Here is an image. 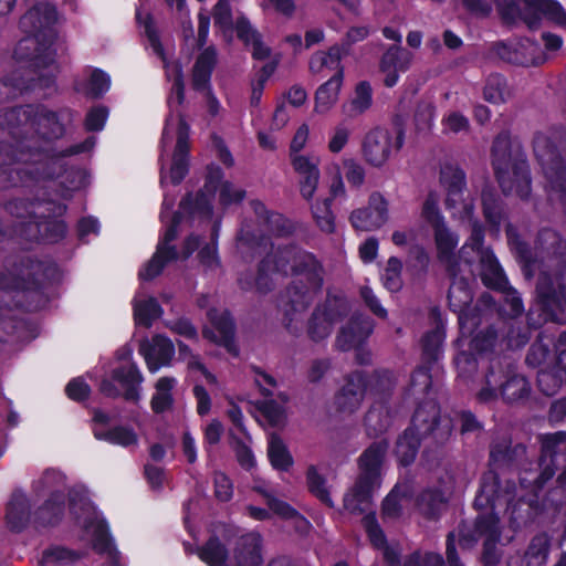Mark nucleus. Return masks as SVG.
I'll use <instances>...</instances> for the list:
<instances>
[{
	"label": "nucleus",
	"mask_w": 566,
	"mask_h": 566,
	"mask_svg": "<svg viewBox=\"0 0 566 566\" xmlns=\"http://www.w3.org/2000/svg\"><path fill=\"white\" fill-rule=\"evenodd\" d=\"M18 158L24 165L14 163H0V190L25 187L35 188L41 182L62 178L65 186L62 197H71L72 191L78 190L86 184V171L82 168L69 166L67 158L90 153L95 146L94 137L90 136L83 142L70 145L63 149L50 147L49 149H30L28 145L19 144Z\"/></svg>",
	"instance_id": "f257e3e1"
},
{
	"label": "nucleus",
	"mask_w": 566,
	"mask_h": 566,
	"mask_svg": "<svg viewBox=\"0 0 566 566\" xmlns=\"http://www.w3.org/2000/svg\"><path fill=\"white\" fill-rule=\"evenodd\" d=\"M75 112L70 107L56 111L44 104H27L0 109V163L24 165L18 158V145H28L30 149H49L35 146L34 138H28L29 130L46 143L62 139L66 134V124L72 123Z\"/></svg>",
	"instance_id": "f03ea898"
},
{
	"label": "nucleus",
	"mask_w": 566,
	"mask_h": 566,
	"mask_svg": "<svg viewBox=\"0 0 566 566\" xmlns=\"http://www.w3.org/2000/svg\"><path fill=\"white\" fill-rule=\"evenodd\" d=\"M535 263H554L553 271H541L536 282V306L526 314L528 329L558 322L566 311V240L552 228H542L534 245Z\"/></svg>",
	"instance_id": "7ed1b4c3"
},
{
	"label": "nucleus",
	"mask_w": 566,
	"mask_h": 566,
	"mask_svg": "<svg viewBox=\"0 0 566 566\" xmlns=\"http://www.w3.org/2000/svg\"><path fill=\"white\" fill-rule=\"evenodd\" d=\"M516 491V482L513 479H502L492 469L482 474L473 506L476 511L490 512L479 513L472 528H468L463 523L459 525V543L462 548L473 546L481 537H501L500 517L495 510L509 509L514 503Z\"/></svg>",
	"instance_id": "20e7f679"
},
{
	"label": "nucleus",
	"mask_w": 566,
	"mask_h": 566,
	"mask_svg": "<svg viewBox=\"0 0 566 566\" xmlns=\"http://www.w3.org/2000/svg\"><path fill=\"white\" fill-rule=\"evenodd\" d=\"M19 274L9 284L8 276L0 272V287L12 289L20 298L17 306L25 312H36L48 302L44 290L61 279L59 265L53 261H42L32 256H22L19 261Z\"/></svg>",
	"instance_id": "39448f33"
},
{
	"label": "nucleus",
	"mask_w": 566,
	"mask_h": 566,
	"mask_svg": "<svg viewBox=\"0 0 566 566\" xmlns=\"http://www.w3.org/2000/svg\"><path fill=\"white\" fill-rule=\"evenodd\" d=\"M491 164L504 195L515 192L521 200H528L532 192L530 165L521 146H514L509 130L500 132L493 139Z\"/></svg>",
	"instance_id": "423d86ee"
},
{
	"label": "nucleus",
	"mask_w": 566,
	"mask_h": 566,
	"mask_svg": "<svg viewBox=\"0 0 566 566\" xmlns=\"http://www.w3.org/2000/svg\"><path fill=\"white\" fill-rule=\"evenodd\" d=\"M388 447L385 439L374 441L358 457V474L343 497V506L352 515H361L373 505L374 494L381 486Z\"/></svg>",
	"instance_id": "0eeeda50"
},
{
	"label": "nucleus",
	"mask_w": 566,
	"mask_h": 566,
	"mask_svg": "<svg viewBox=\"0 0 566 566\" xmlns=\"http://www.w3.org/2000/svg\"><path fill=\"white\" fill-rule=\"evenodd\" d=\"M407 429H411L421 440L430 439L433 447L426 446L421 453L422 465L433 470L441 464L443 447L452 434V421L441 416V407L434 399H427L417 403Z\"/></svg>",
	"instance_id": "6e6552de"
},
{
	"label": "nucleus",
	"mask_w": 566,
	"mask_h": 566,
	"mask_svg": "<svg viewBox=\"0 0 566 566\" xmlns=\"http://www.w3.org/2000/svg\"><path fill=\"white\" fill-rule=\"evenodd\" d=\"M534 154L542 167L546 191L566 211V163L552 136L536 132L533 137Z\"/></svg>",
	"instance_id": "1a4fd4ad"
},
{
	"label": "nucleus",
	"mask_w": 566,
	"mask_h": 566,
	"mask_svg": "<svg viewBox=\"0 0 566 566\" xmlns=\"http://www.w3.org/2000/svg\"><path fill=\"white\" fill-rule=\"evenodd\" d=\"M505 24L523 22L530 30L539 28L543 19L559 24L566 23V13L556 0H504L497 6Z\"/></svg>",
	"instance_id": "9d476101"
},
{
	"label": "nucleus",
	"mask_w": 566,
	"mask_h": 566,
	"mask_svg": "<svg viewBox=\"0 0 566 566\" xmlns=\"http://www.w3.org/2000/svg\"><path fill=\"white\" fill-rule=\"evenodd\" d=\"M34 217L22 224V233L28 240L39 243H57L62 241L67 233V224L64 220L57 219L65 214L67 206L56 201L52 196L43 199V206Z\"/></svg>",
	"instance_id": "9b49d317"
},
{
	"label": "nucleus",
	"mask_w": 566,
	"mask_h": 566,
	"mask_svg": "<svg viewBox=\"0 0 566 566\" xmlns=\"http://www.w3.org/2000/svg\"><path fill=\"white\" fill-rule=\"evenodd\" d=\"M455 272L449 273L451 283L447 295L448 307L457 314L461 334H472L481 323V310L478 304L472 305L474 296L469 280L458 276Z\"/></svg>",
	"instance_id": "f8f14e48"
},
{
	"label": "nucleus",
	"mask_w": 566,
	"mask_h": 566,
	"mask_svg": "<svg viewBox=\"0 0 566 566\" xmlns=\"http://www.w3.org/2000/svg\"><path fill=\"white\" fill-rule=\"evenodd\" d=\"M310 129L307 124H302L295 132L290 144V160L294 171L300 175V192L310 201L317 189L319 181L318 163L298 153L305 147Z\"/></svg>",
	"instance_id": "ddd939ff"
},
{
	"label": "nucleus",
	"mask_w": 566,
	"mask_h": 566,
	"mask_svg": "<svg viewBox=\"0 0 566 566\" xmlns=\"http://www.w3.org/2000/svg\"><path fill=\"white\" fill-rule=\"evenodd\" d=\"M224 172L217 164H209L205 177V184L195 195L191 191L185 193L180 200V209L190 218L198 217L203 220H210L213 214L212 200L220 190L223 182Z\"/></svg>",
	"instance_id": "4468645a"
},
{
	"label": "nucleus",
	"mask_w": 566,
	"mask_h": 566,
	"mask_svg": "<svg viewBox=\"0 0 566 566\" xmlns=\"http://www.w3.org/2000/svg\"><path fill=\"white\" fill-rule=\"evenodd\" d=\"M56 7L50 2L34 3L19 20V29L29 35L39 36L46 43H55L57 31Z\"/></svg>",
	"instance_id": "2eb2a0df"
},
{
	"label": "nucleus",
	"mask_w": 566,
	"mask_h": 566,
	"mask_svg": "<svg viewBox=\"0 0 566 566\" xmlns=\"http://www.w3.org/2000/svg\"><path fill=\"white\" fill-rule=\"evenodd\" d=\"M490 51L501 61L512 65L530 66L544 62V59L537 55L541 51L538 43L530 38L495 41L491 44Z\"/></svg>",
	"instance_id": "dca6fc26"
},
{
	"label": "nucleus",
	"mask_w": 566,
	"mask_h": 566,
	"mask_svg": "<svg viewBox=\"0 0 566 566\" xmlns=\"http://www.w3.org/2000/svg\"><path fill=\"white\" fill-rule=\"evenodd\" d=\"M218 64V52L214 45H209L200 52L191 70V87L195 92L203 93L208 98V109L212 116L219 112V101L211 85L213 71Z\"/></svg>",
	"instance_id": "f3484780"
},
{
	"label": "nucleus",
	"mask_w": 566,
	"mask_h": 566,
	"mask_svg": "<svg viewBox=\"0 0 566 566\" xmlns=\"http://www.w3.org/2000/svg\"><path fill=\"white\" fill-rule=\"evenodd\" d=\"M54 43H46L39 36L25 34L19 40L13 50V57L24 63L18 70L48 69L55 62L56 51Z\"/></svg>",
	"instance_id": "a211bd4d"
},
{
	"label": "nucleus",
	"mask_w": 566,
	"mask_h": 566,
	"mask_svg": "<svg viewBox=\"0 0 566 566\" xmlns=\"http://www.w3.org/2000/svg\"><path fill=\"white\" fill-rule=\"evenodd\" d=\"M388 220V201L378 192H373L368 205L352 211L349 222L355 230L373 231L381 228Z\"/></svg>",
	"instance_id": "6ab92c4d"
},
{
	"label": "nucleus",
	"mask_w": 566,
	"mask_h": 566,
	"mask_svg": "<svg viewBox=\"0 0 566 566\" xmlns=\"http://www.w3.org/2000/svg\"><path fill=\"white\" fill-rule=\"evenodd\" d=\"M207 315L220 336H217L211 329L205 328L202 331L203 337L222 346L232 357H239L240 349L235 343V322L231 313L228 310L219 312L216 308H211Z\"/></svg>",
	"instance_id": "aec40b11"
},
{
	"label": "nucleus",
	"mask_w": 566,
	"mask_h": 566,
	"mask_svg": "<svg viewBox=\"0 0 566 566\" xmlns=\"http://www.w3.org/2000/svg\"><path fill=\"white\" fill-rule=\"evenodd\" d=\"M366 371L354 370L345 377L344 386L335 394L334 403L340 412H355L366 395Z\"/></svg>",
	"instance_id": "412c9836"
},
{
	"label": "nucleus",
	"mask_w": 566,
	"mask_h": 566,
	"mask_svg": "<svg viewBox=\"0 0 566 566\" xmlns=\"http://www.w3.org/2000/svg\"><path fill=\"white\" fill-rule=\"evenodd\" d=\"M374 327V321L369 316L354 313L337 334V348L342 352H348L363 345L371 335Z\"/></svg>",
	"instance_id": "4be33fe9"
},
{
	"label": "nucleus",
	"mask_w": 566,
	"mask_h": 566,
	"mask_svg": "<svg viewBox=\"0 0 566 566\" xmlns=\"http://www.w3.org/2000/svg\"><path fill=\"white\" fill-rule=\"evenodd\" d=\"M391 133L380 126L371 128L364 137L361 151L365 160L377 168L382 167L391 155Z\"/></svg>",
	"instance_id": "5701e85b"
},
{
	"label": "nucleus",
	"mask_w": 566,
	"mask_h": 566,
	"mask_svg": "<svg viewBox=\"0 0 566 566\" xmlns=\"http://www.w3.org/2000/svg\"><path fill=\"white\" fill-rule=\"evenodd\" d=\"M497 365V376H502L500 380V394L504 401L512 403L520 399L526 398L530 394V384L526 378L516 373L513 363L505 360V366L500 361Z\"/></svg>",
	"instance_id": "b1692460"
},
{
	"label": "nucleus",
	"mask_w": 566,
	"mask_h": 566,
	"mask_svg": "<svg viewBox=\"0 0 566 566\" xmlns=\"http://www.w3.org/2000/svg\"><path fill=\"white\" fill-rule=\"evenodd\" d=\"M440 184L447 192V209L457 208L463 200V192L467 189V175L458 165L446 163L440 168Z\"/></svg>",
	"instance_id": "393cba45"
},
{
	"label": "nucleus",
	"mask_w": 566,
	"mask_h": 566,
	"mask_svg": "<svg viewBox=\"0 0 566 566\" xmlns=\"http://www.w3.org/2000/svg\"><path fill=\"white\" fill-rule=\"evenodd\" d=\"M292 275L303 279L316 289H323L324 266L321 260L310 251L302 249L296 255L294 265H291Z\"/></svg>",
	"instance_id": "a878e982"
},
{
	"label": "nucleus",
	"mask_w": 566,
	"mask_h": 566,
	"mask_svg": "<svg viewBox=\"0 0 566 566\" xmlns=\"http://www.w3.org/2000/svg\"><path fill=\"white\" fill-rule=\"evenodd\" d=\"M482 214L488 223L490 231L500 233L502 222L506 219L505 202L497 191L489 186L481 191Z\"/></svg>",
	"instance_id": "bb28decb"
},
{
	"label": "nucleus",
	"mask_w": 566,
	"mask_h": 566,
	"mask_svg": "<svg viewBox=\"0 0 566 566\" xmlns=\"http://www.w3.org/2000/svg\"><path fill=\"white\" fill-rule=\"evenodd\" d=\"M449 502V495L440 486L424 488L416 497L418 512L428 521L440 518Z\"/></svg>",
	"instance_id": "cd10ccee"
},
{
	"label": "nucleus",
	"mask_w": 566,
	"mask_h": 566,
	"mask_svg": "<svg viewBox=\"0 0 566 566\" xmlns=\"http://www.w3.org/2000/svg\"><path fill=\"white\" fill-rule=\"evenodd\" d=\"M65 510V495L61 491L52 492L49 497L32 514L35 528L57 525Z\"/></svg>",
	"instance_id": "c85d7f7f"
},
{
	"label": "nucleus",
	"mask_w": 566,
	"mask_h": 566,
	"mask_svg": "<svg viewBox=\"0 0 566 566\" xmlns=\"http://www.w3.org/2000/svg\"><path fill=\"white\" fill-rule=\"evenodd\" d=\"M114 381L118 382L124 391L122 397L129 402L138 403L140 400V385L144 377L136 364L118 366L111 373Z\"/></svg>",
	"instance_id": "c756f323"
},
{
	"label": "nucleus",
	"mask_w": 566,
	"mask_h": 566,
	"mask_svg": "<svg viewBox=\"0 0 566 566\" xmlns=\"http://www.w3.org/2000/svg\"><path fill=\"white\" fill-rule=\"evenodd\" d=\"M44 69L17 70L20 78V91L22 94L31 92H43L46 97L51 92L56 91V76L51 72H43Z\"/></svg>",
	"instance_id": "7c9ffc66"
},
{
	"label": "nucleus",
	"mask_w": 566,
	"mask_h": 566,
	"mask_svg": "<svg viewBox=\"0 0 566 566\" xmlns=\"http://www.w3.org/2000/svg\"><path fill=\"white\" fill-rule=\"evenodd\" d=\"M433 234L438 259L447 264L449 273H453L459 266L454 254L459 241L458 235L451 232L446 223L433 228Z\"/></svg>",
	"instance_id": "2f4dec72"
},
{
	"label": "nucleus",
	"mask_w": 566,
	"mask_h": 566,
	"mask_svg": "<svg viewBox=\"0 0 566 566\" xmlns=\"http://www.w3.org/2000/svg\"><path fill=\"white\" fill-rule=\"evenodd\" d=\"M32 520L30 503L22 493H13L6 509V522L13 533L22 532Z\"/></svg>",
	"instance_id": "473e14b6"
},
{
	"label": "nucleus",
	"mask_w": 566,
	"mask_h": 566,
	"mask_svg": "<svg viewBox=\"0 0 566 566\" xmlns=\"http://www.w3.org/2000/svg\"><path fill=\"white\" fill-rule=\"evenodd\" d=\"M92 545L95 553L106 555L112 566H119L120 553L115 546L105 518L97 520L92 535Z\"/></svg>",
	"instance_id": "72a5a7b5"
},
{
	"label": "nucleus",
	"mask_w": 566,
	"mask_h": 566,
	"mask_svg": "<svg viewBox=\"0 0 566 566\" xmlns=\"http://www.w3.org/2000/svg\"><path fill=\"white\" fill-rule=\"evenodd\" d=\"M322 289H316L303 279H294L286 286L287 304L292 312H303L314 302Z\"/></svg>",
	"instance_id": "f704fd0d"
},
{
	"label": "nucleus",
	"mask_w": 566,
	"mask_h": 566,
	"mask_svg": "<svg viewBox=\"0 0 566 566\" xmlns=\"http://www.w3.org/2000/svg\"><path fill=\"white\" fill-rule=\"evenodd\" d=\"M179 259L177 248L171 244L158 243L156 252L138 272V277L143 281H151L161 274L165 266Z\"/></svg>",
	"instance_id": "c9c22d12"
},
{
	"label": "nucleus",
	"mask_w": 566,
	"mask_h": 566,
	"mask_svg": "<svg viewBox=\"0 0 566 566\" xmlns=\"http://www.w3.org/2000/svg\"><path fill=\"white\" fill-rule=\"evenodd\" d=\"M234 558L238 566H261L263 563L261 536L243 535L237 544Z\"/></svg>",
	"instance_id": "e433bc0d"
},
{
	"label": "nucleus",
	"mask_w": 566,
	"mask_h": 566,
	"mask_svg": "<svg viewBox=\"0 0 566 566\" xmlns=\"http://www.w3.org/2000/svg\"><path fill=\"white\" fill-rule=\"evenodd\" d=\"M480 277L488 289L504 292L509 280L493 252H488L481 258Z\"/></svg>",
	"instance_id": "4c0bfd02"
},
{
	"label": "nucleus",
	"mask_w": 566,
	"mask_h": 566,
	"mask_svg": "<svg viewBox=\"0 0 566 566\" xmlns=\"http://www.w3.org/2000/svg\"><path fill=\"white\" fill-rule=\"evenodd\" d=\"M36 187L41 191V195L35 193L32 199L13 198L4 205V210L17 218L30 217V219H33L38 217V210L42 208L43 199H48L51 192L48 191L44 186L39 185Z\"/></svg>",
	"instance_id": "58836bf2"
},
{
	"label": "nucleus",
	"mask_w": 566,
	"mask_h": 566,
	"mask_svg": "<svg viewBox=\"0 0 566 566\" xmlns=\"http://www.w3.org/2000/svg\"><path fill=\"white\" fill-rule=\"evenodd\" d=\"M155 340V346H149L144 350L145 361L150 373H156L160 367L168 366L175 355V347L169 338L157 336Z\"/></svg>",
	"instance_id": "ea45409f"
},
{
	"label": "nucleus",
	"mask_w": 566,
	"mask_h": 566,
	"mask_svg": "<svg viewBox=\"0 0 566 566\" xmlns=\"http://www.w3.org/2000/svg\"><path fill=\"white\" fill-rule=\"evenodd\" d=\"M432 368L433 367L420 364L411 373L409 385L405 391L406 398H412L417 403L426 400L424 397L432 387Z\"/></svg>",
	"instance_id": "a19ab883"
},
{
	"label": "nucleus",
	"mask_w": 566,
	"mask_h": 566,
	"mask_svg": "<svg viewBox=\"0 0 566 566\" xmlns=\"http://www.w3.org/2000/svg\"><path fill=\"white\" fill-rule=\"evenodd\" d=\"M421 438L411 432V429H405L401 434L398 436L395 454L399 465L403 468L410 467L418 453L421 446Z\"/></svg>",
	"instance_id": "79ce46f5"
},
{
	"label": "nucleus",
	"mask_w": 566,
	"mask_h": 566,
	"mask_svg": "<svg viewBox=\"0 0 566 566\" xmlns=\"http://www.w3.org/2000/svg\"><path fill=\"white\" fill-rule=\"evenodd\" d=\"M93 436L96 440L123 448H129L138 443V434L129 426L118 424L108 430L93 428Z\"/></svg>",
	"instance_id": "37998d69"
},
{
	"label": "nucleus",
	"mask_w": 566,
	"mask_h": 566,
	"mask_svg": "<svg viewBox=\"0 0 566 566\" xmlns=\"http://www.w3.org/2000/svg\"><path fill=\"white\" fill-rule=\"evenodd\" d=\"M197 555L208 566H228L229 551L217 535H211L199 546Z\"/></svg>",
	"instance_id": "c03bdc74"
},
{
	"label": "nucleus",
	"mask_w": 566,
	"mask_h": 566,
	"mask_svg": "<svg viewBox=\"0 0 566 566\" xmlns=\"http://www.w3.org/2000/svg\"><path fill=\"white\" fill-rule=\"evenodd\" d=\"M176 384V378L169 376L160 377L156 381V392L150 399V408L154 413L161 415L172 408L175 399L171 391Z\"/></svg>",
	"instance_id": "a18cd8bd"
},
{
	"label": "nucleus",
	"mask_w": 566,
	"mask_h": 566,
	"mask_svg": "<svg viewBox=\"0 0 566 566\" xmlns=\"http://www.w3.org/2000/svg\"><path fill=\"white\" fill-rule=\"evenodd\" d=\"M342 84V72H339L318 86L315 93V111L317 113L327 112L336 103Z\"/></svg>",
	"instance_id": "49530a36"
},
{
	"label": "nucleus",
	"mask_w": 566,
	"mask_h": 566,
	"mask_svg": "<svg viewBox=\"0 0 566 566\" xmlns=\"http://www.w3.org/2000/svg\"><path fill=\"white\" fill-rule=\"evenodd\" d=\"M444 332L434 328L427 332L421 339V364L433 367L442 354Z\"/></svg>",
	"instance_id": "de8ad7c7"
},
{
	"label": "nucleus",
	"mask_w": 566,
	"mask_h": 566,
	"mask_svg": "<svg viewBox=\"0 0 566 566\" xmlns=\"http://www.w3.org/2000/svg\"><path fill=\"white\" fill-rule=\"evenodd\" d=\"M373 106V87L368 81H360L356 84L354 96L348 105H344V112L349 117H356L366 113Z\"/></svg>",
	"instance_id": "09e8293b"
},
{
	"label": "nucleus",
	"mask_w": 566,
	"mask_h": 566,
	"mask_svg": "<svg viewBox=\"0 0 566 566\" xmlns=\"http://www.w3.org/2000/svg\"><path fill=\"white\" fill-rule=\"evenodd\" d=\"M268 458L272 468L281 472H289L294 464L290 450L276 434H273L269 441Z\"/></svg>",
	"instance_id": "8fccbe9b"
},
{
	"label": "nucleus",
	"mask_w": 566,
	"mask_h": 566,
	"mask_svg": "<svg viewBox=\"0 0 566 566\" xmlns=\"http://www.w3.org/2000/svg\"><path fill=\"white\" fill-rule=\"evenodd\" d=\"M306 485L308 492L325 506L333 509L334 501L327 486L326 478L317 471L314 464L306 470Z\"/></svg>",
	"instance_id": "3c124183"
},
{
	"label": "nucleus",
	"mask_w": 566,
	"mask_h": 566,
	"mask_svg": "<svg viewBox=\"0 0 566 566\" xmlns=\"http://www.w3.org/2000/svg\"><path fill=\"white\" fill-rule=\"evenodd\" d=\"M483 97L491 104H502L510 97V88L507 80L503 74H490L483 87Z\"/></svg>",
	"instance_id": "603ef678"
},
{
	"label": "nucleus",
	"mask_w": 566,
	"mask_h": 566,
	"mask_svg": "<svg viewBox=\"0 0 566 566\" xmlns=\"http://www.w3.org/2000/svg\"><path fill=\"white\" fill-rule=\"evenodd\" d=\"M505 234L509 245L515 251L517 259L525 268L535 264L534 253L530 244L523 240L518 229L512 223L505 224Z\"/></svg>",
	"instance_id": "864d4df0"
},
{
	"label": "nucleus",
	"mask_w": 566,
	"mask_h": 566,
	"mask_svg": "<svg viewBox=\"0 0 566 566\" xmlns=\"http://www.w3.org/2000/svg\"><path fill=\"white\" fill-rule=\"evenodd\" d=\"M395 387V377L388 369H376L371 374L366 371V391L381 398L390 396Z\"/></svg>",
	"instance_id": "5fc2aeb1"
},
{
	"label": "nucleus",
	"mask_w": 566,
	"mask_h": 566,
	"mask_svg": "<svg viewBox=\"0 0 566 566\" xmlns=\"http://www.w3.org/2000/svg\"><path fill=\"white\" fill-rule=\"evenodd\" d=\"M526 453V447L522 443L515 446L496 444L491 448L490 462L494 464L513 467Z\"/></svg>",
	"instance_id": "6e6d98bb"
},
{
	"label": "nucleus",
	"mask_w": 566,
	"mask_h": 566,
	"mask_svg": "<svg viewBox=\"0 0 566 566\" xmlns=\"http://www.w3.org/2000/svg\"><path fill=\"white\" fill-rule=\"evenodd\" d=\"M164 311L155 297H149L134 305V321L136 325L149 328L163 315Z\"/></svg>",
	"instance_id": "4d7b16f0"
},
{
	"label": "nucleus",
	"mask_w": 566,
	"mask_h": 566,
	"mask_svg": "<svg viewBox=\"0 0 566 566\" xmlns=\"http://www.w3.org/2000/svg\"><path fill=\"white\" fill-rule=\"evenodd\" d=\"M323 69L335 71V74L342 72V81L344 80V66L337 48L329 46L326 52H317L311 57L310 70L312 72L318 73Z\"/></svg>",
	"instance_id": "13d9d810"
},
{
	"label": "nucleus",
	"mask_w": 566,
	"mask_h": 566,
	"mask_svg": "<svg viewBox=\"0 0 566 566\" xmlns=\"http://www.w3.org/2000/svg\"><path fill=\"white\" fill-rule=\"evenodd\" d=\"M213 23L219 29L223 38L230 42L232 41L233 32V13L232 7L229 0H218L212 9Z\"/></svg>",
	"instance_id": "bf43d9fd"
},
{
	"label": "nucleus",
	"mask_w": 566,
	"mask_h": 566,
	"mask_svg": "<svg viewBox=\"0 0 566 566\" xmlns=\"http://www.w3.org/2000/svg\"><path fill=\"white\" fill-rule=\"evenodd\" d=\"M332 198L317 200L312 205L311 210L316 226L321 231L332 234L336 230L335 216L332 210Z\"/></svg>",
	"instance_id": "052dcab7"
},
{
	"label": "nucleus",
	"mask_w": 566,
	"mask_h": 566,
	"mask_svg": "<svg viewBox=\"0 0 566 566\" xmlns=\"http://www.w3.org/2000/svg\"><path fill=\"white\" fill-rule=\"evenodd\" d=\"M551 549V537L546 532L536 534L530 542L525 556L530 565L542 566Z\"/></svg>",
	"instance_id": "680f3d73"
},
{
	"label": "nucleus",
	"mask_w": 566,
	"mask_h": 566,
	"mask_svg": "<svg viewBox=\"0 0 566 566\" xmlns=\"http://www.w3.org/2000/svg\"><path fill=\"white\" fill-rule=\"evenodd\" d=\"M109 87V75L101 69H94L81 91L86 97L97 99L103 97L108 92Z\"/></svg>",
	"instance_id": "e2e57ef3"
},
{
	"label": "nucleus",
	"mask_w": 566,
	"mask_h": 566,
	"mask_svg": "<svg viewBox=\"0 0 566 566\" xmlns=\"http://www.w3.org/2000/svg\"><path fill=\"white\" fill-rule=\"evenodd\" d=\"M302 251V248L294 243L279 245L274 252L271 253L273 259V272L286 274L294 265L296 255Z\"/></svg>",
	"instance_id": "0e129e2a"
},
{
	"label": "nucleus",
	"mask_w": 566,
	"mask_h": 566,
	"mask_svg": "<svg viewBox=\"0 0 566 566\" xmlns=\"http://www.w3.org/2000/svg\"><path fill=\"white\" fill-rule=\"evenodd\" d=\"M536 382L538 390L552 397L558 392L563 384L566 382V377L554 367L551 369H539L537 371Z\"/></svg>",
	"instance_id": "69168bd1"
},
{
	"label": "nucleus",
	"mask_w": 566,
	"mask_h": 566,
	"mask_svg": "<svg viewBox=\"0 0 566 566\" xmlns=\"http://www.w3.org/2000/svg\"><path fill=\"white\" fill-rule=\"evenodd\" d=\"M315 308H319L321 315L332 325L342 321L346 316V304L343 297L338 295L327 294L325 301Z\"/></svg>",
	"instance_id": "338daca9"
},
{
	"label": "nucleus",
	"mask_w": 566,
	"mask_h": 566,
	"mask_svg": "<svg viewBox=\"0 0 566 566\" xmlns=\"http://www.w3.org/2000/svg\"><path fill=\"white\" fill-rule=\"evenodd\" d=\"M497 331L493 325L478 332L470 340L469 348L478 355L492 353L497 342Z\"/></svg>",
	"instance_id": "774afa93"
}]
</instances>
